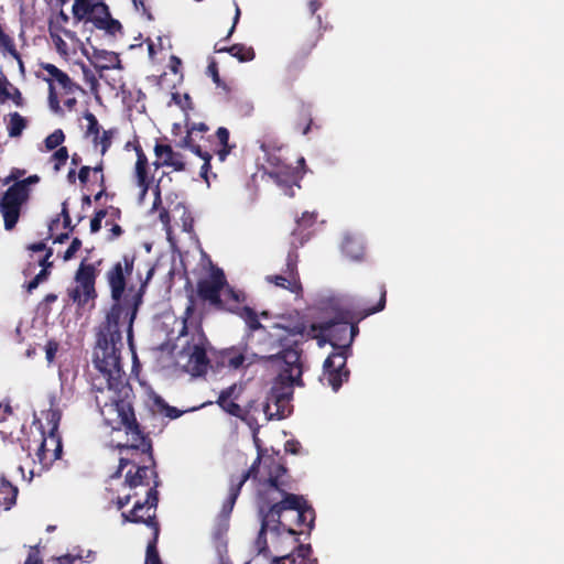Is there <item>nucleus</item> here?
Listing matches in <instances>:
<instances>
[{
	"instance_id": "f257e3e1",
	"label": "nucleus",
	"mask_w": 564,
	"mask_h": 564,
	"mask_svg": "<svg viewBox=\"0 0 564 564\" xmlns=\"http://www.w3.org/2000/svg\"><path fill=\"white\" fill-rule=\"evenodd\" d=\"M91 391L95 392V401L99 408L100 414L105 421L112 425L118 424L124 429L131 443L124 444L123 449L133 456L139 455V459L130 457H120L119 466L111 478H119L127 466H131L124 476V485L131 491L138 487H148L144 500H137L134 505H143L140 511L144 510L143 516L156 513L159 505L160 479L155 469V459L151 438L144 434L135 419L132 406L134 393L128 378L112 380H101L100 377H94L91 380ZM117 429V426H112Z\"/></svg>"
},
{
	"instance_id": "f03ea898",
	"label": "nucleus",
	"mask_w": 564,
	"mask_h": 564,
	"mask_svg": "<svg viewBox=\"0 0 564 564\" xmlns=\"http://www.w3.org/2000/svg\"><path fill=\"white\" fill-rule=\"evenodd\" d=\"M134 257L124 254L122 262H116L107 272V280L111 291L113 304L108 311L105 321L99 325L97 333V343L94 350V366L99 371L97 377L101 380H112L128 378L121 360V349L123 348L122 334L120 330V321L128 318V337L132 338V325L137 316L139 305L142 302L143 288L151 279L154 269H150L147 280L141 285L132 300L122 299L127 281L133 270Z\"/></svg>"
},
{
	"instance_id": "7ed1b4c3",
	"label": "nucleus",
	"mask_w": 564,
	"mask_h": 564,
	"mask_svg": "<svg viewBox=\"0 0 564 564\" xmlns=\"http://www.w3.org/2000/svg\"><path fill=\"white\" fill-rule=\"evenodd\" d=\"M268 465V478L261 484L258 490L257 503L260 517L274 522L272 529H283L291 535L297 532L291 524L283 520L288 511L295 512V525H306L310 530L314 527L315 510L303 496L289 492L291 487L288 468L284 464L270 459Z\"/></svg>"
},
{
	"instance_id": "20e7f679",
	"label": "nucleus",
	"mask_w": 564,
	"mask_h": 564,
	"mask_svg": "<svg viewBox=\"0 0 564 564\" xmlns=\"http://www.w3.org/2000/svg\"><path fill=\"white\" fill-rule=\"evenodd\" d=\"M376 294L379 300L375 305L366 300L358 307H341L334 319L313 324L310 333L312 339H317L319 346L329 343L334 350L348 355L350 346L359 333L358 323L386 307L387 290L383 283L377 285Z\"/></svg>"
},
{
	"instance_id": "39448f33",
	"label": "nucleus",
	"mask_w": 564,
	"mask_h": 564,
	"mask_svg": "<svg viewBox=\"0 0 564 564\" xmlns=\"http://www.w3.org/2000/svg\"><path fill=\"white\" fill-rule=\"evenodd\" d=\"M75 22L91 24L93 29L102 31L106 35L116 37L123 33L121 22L112 18L108 4L105 0H91L80 6L78 9L72 10Z\"/></svg>"
},
{
	"instance_id": "423d86ee",
	"label": "nucleus",
	"mask_w": 564,
	"mask_h": 564,
	"mask_svg": "<svg viewBox=\"0 0 564 564\" xmlns=\"http://www.w3.org/2000/svg\"><path fill=\"white\" fill-rule=\"evenodd\" d=\"M290 344L291 345L288 346H280L273 351H262L263 354L261 355L254 352L252 357L260 361L278 362L286 380L291 383L303 386L302 349L300 348V341H292Z\"/></svg>"
},
{
	"instance_id": "0eeeda50",
	"label": "nucleus",
	"mask_w": 564,
	"mask_h": 564,
	"mask_svg": "<svg viewBox=\"0 0 564 564\" xmlns=\"http://www.w3.org/2000/svg\"><path fill=\"white\" fill-rule=\"evenodd\" d=\"M208 339L199 327L196 334L178 351V364L183 370L193 377L203 376L207 372L209 358L207 356Z\"/></svg>"
},
{
	"instance_id": "6e6552de",
	"label": "nucleus",
	"mask_w": 564,
	"mask_h": 564,
	"mask_svg": "<svg viewBox=\"0 0 564 564\" xmlns=\"http://www.w3.org/2000/svg\"><path fill=\"white\" fill-rule=\"evenodd\" d=\"M313 324H308L306 317L300 314L283 317L281 323H275L271 326L269 347L264 351H273L280 346H288L292 341H299L295 339L296 336L312 338L310 333Z\"/></svg>"
},
{
	"instance_id": "1a4fd4ad",
	"label": "nucleus",
	"mask_w": 564,
	"mask_h": 564,
	"mask_svg": "<svg viewBox=\"0 0 564 564\" xmlns=\"http://www.w3.org/2000/svg\"><path fill=\"white\" fill-rule=\"evenodd\" d=\"M36 447L35 458L33 459L34 465H39L35 469L31 470V476L34 474H41L43 470L50 468V466L63 453V444L59 434H46L44 429H39V438L35 440Z\"/></svg>"
},
{
	"instance_id": "9d476101",
	"label": "nucleus",
	"mask_w": 564,
	"mask_h": 564,
	"mask_svg": "<svg viewBox=\"0 0 564 564\" xmlns=\"http://www.w3.org/2000/svg\"><path fill=\"white\" fill-rule=\"evenodd\" d=\"M143 505L137 503L133 505V508L130 511L121 512V519L123 523H137V524H145L152 530V539L148 542L147 553H145V563L144 564H162V561L158 551V541L160 536V523L154 511L152 514L143 516L140 514V510Z\"/></svg>"
},
{
	"instance_id": "9b49d317",
	"label": "nucleus",
	"mask_w": 564,
	"mask_h": 564,
	"mask_svg": "<svg viewBox=\"0 0 564 564\" xmlns=\"http://www.w3.org/2000/svg\"><path fill=\"white\" fill-rule=\"evenodd\" d=\"M227 285V279L220 268H213L208 278L197 282L196 291L200 300L208 302L218 311H227L230 304L223 301L221 293Z\"/></svg>"
},
{
	"instance_id": "f8f14e48",
	"label": "nucleus",
	"mask_w": 564,
	"mask_h": 564,
	"mask_svg": "<svg viewBox=\"0 0 564 564\" xmlns=\"http://www.w3.org/2000/svg\"><path fill=\"white\" fill-rule=\"evenodd\" d=\"M239 316L246 324V339L260 346V351L269 347L271 330H268L260 321L258 313L250 306L229 305L227 311Z\"/></svg>"
},
{
	"instance_id": "ddd939ff",
	"label": "nucleus",
	"mask_w": 564,
	"mask_h": 564,
	"mask_svg": "<svg viewBox=\"0 0 564 564\" xmlns=\"http://www.w3.org/2000/svg\"><path fill=\"white\" fill-rule=\"evenodd\" d=\"M292 397L291 387L273 386L263 406L268 421L285 419L290 413V401Z\"/></svg>"
},
{
	"instance_id": "4468645a",
	"label": "nucleus",
	"mask_w": 564,
	"mask_h": 564,
	"mask_svg": "<svg viewBox=\"0 0 564 564\" xmlns=\"http://www.w3.org/2000/svg\"><path fill=\"white\" fill-rule=\"evenodd\" d=\"M265 281L278 288L290 291L295 295L302 293V283L297 271V252L292 250L288 253L286 263L281 274H271L265 276Z\"/></svg>"
},
{
	"instance_id": "2eb2a0df",
	"label": "nucleus",
	"mask_w": 564,
	"mask_h": 564,
	"mask_svg": "<svg viewBox=\"0 0 564 564\" xmlns=\"http://www.w3.org/2000/svg\"><path fill=\"white\" fill-rule=\"evenodd\" d=\"M322 19L317 15V21L313 30H301L296 37L295 50L291 61V67L294 69L300 68L308 58L312 51L316 47L318 41L322 39L321 32Z\"/></svg>"
},
{
	"instance_id": "dca6fc26",
	"label": "nucleus",
	"mask_w": 564,
	"mask_h": 564,
	"mask_svg": "<svg viewBox=\"0 0 564 564\" xmlns=\"http://www.w3.org/2000/svg\"><path fill=\"white\" fill-rule=\"evenodd\" d=\"M29 200L18 191L8 187L0 198V213L3 217L4 229L11 231L15 228L22 206Z\"/></svg>"
},
{
	"instance_id": "f3484780",
	"label": "nucleus",
	"mask_w": 564,
	"mask_h": 564,
	"mask_svg": "<svg viewBox=\"0 0 564 564\" xmlns=\"http://www.w3.org/2000/svg\"><path fill=\"white\" fill-rule=\"evenodd\" d=\"M347 356L334 350L324 361V376L335 392L349 379L350 372L346 367Z\"/></svg>"
},
{
	"instance_id": "a211bd4d",
	"label": "nucleus",
	"mask_w": 564,
	"mask_h": 564,
	"mask_svg": "<svg viewBox=\"0 0 564 564\" xmlns=\"http://www.w3.org/2000/svg\"><path fill=\"white\" fill-rule=\"evenodd\" d=\"M40 66L48 75V77L44 78L48 84V89H51L52 85L55 90L59 89V93L66 96L73 95L78 90L83 91L82 87L75 83L67 73L63 72L54 64L41 63Z\"/></svg>"
},
{
	"instance_id": "6ab92c4d",
	"label": "nucleus",
	"mask_w": 564,
	"mask_h": 564,
	"mask_svg": "<svg viewBox=\"0 0 564 564\" xmlns=\"http://www.w3.org/2000/svg\"><path fill=\"white\" fill-rule=\"evenodd\" d=\"M137 161L134 164L133 177L140 189L141 197H144L152 184L153 176L150 175L149 160L140 144L134 147Z\"/></svg>"
},
{
	"instance_id": "aec40b11",
	"label": "nucleus",
	"mask_w": 564,
	"mask_h": 564,
	"mask_svg": "<svg viewBox=\"0 0 564 564\" xmlns=\"http://www.w3.org/2000/svg\"><path fill=\"white\" fill-rule=\"evenodd\" d=\"M269 176L274 180L276 185L281 187L284 195L293 197L294 186L300 187V181L302 180V173L297 167L289 166L282 170H273L269 173Z\"/></svg>"
},
{
	"instance_id": "412c9836",
	"label": "nucleus",
	"mask_w": 564,
	"mask_h": 564,
	"mask_svg": "<svg viewBox=\"0 0 564 564\" xmlns=\"http://www.w3.org/2000/svg\"><path fill=\"white\" fill-rule=\"evenodd\" d=\"M155 158H163V164L172 167L173 171L182 172L186 169L184 156L173 150L170 144L156 143L154 147Z\"/></svg>"
},
{
	"instance_id": "4be33fe9",
	"label": "nucleus",
	"mask_w": 564,
	"mask_h": 564,
	"mask_svg": "<svg viewBox=\"0 0 564 564\" xmlns=\"http://www.w3.org/2000/svg\"><path fill=\"white\" fill-rule=\"evenodd\" d=\"M76 283L77 285L74 289L68 290L69 299L82 308H85L89 302H91L90 306L94 307V300L97 296L95 285L84 282Z\"/></svg>"
},
{
	"instance_id": "5701e85b",
	"label": "nucleus",
	"mask_w": 564,
	"mask_h": 564,
	"mask_svg": "<svg viewBox=\"0 0 564 564\" xmlns=\"http://www.w3.org/2000/svg\"><path fill=\"white\" fill-rule=\"evenodd\" d=\"M312 547L310 544H300L294 552L279 556L273 560L274 564H314L316 560L311 558Z\"/></svg>"
},
{
	"instance_id": "b1692460",
	"label": "nucleus",
	"mask_w": 564,
	"mask_h": 564,
	"mask_svg": "<svg viewBox=\"0 0 564 564\" xmlns=\"http://www.w3.org/2000/svg\"><path fill=\"white\" fill-rule=\"evenodd\" d=\"M237 389L236 384H231L230 387L221 390L219 393L217 404L227 413L236 417H242V409L241 406L231 400Z\"/></svg>"
},
{
	"instance_id": "393cba45",
	"label": "nucleus",
	"mask_w": 564,
	"mask_h": 564,
	"mask_svg": "<svg viewBox=\"0 0 564 564\" xmlns=\"http://www.w3.org/2000/svg\"><path fill=\"white\" fill-rule=\"evenodd\" d=\"M313 127L319 129V126L313 122L312 107L311 105L301 102L297 108V119L294 123V129L303 135H306Z\"/></svg>"
},
{
	"instance_id": "a878e982",
	"label": "nucleus",
	"mask_w": 564,
	"mask_h": 564,
	"mask_svg": "<svg viewBox=\"0 0 564 564\" xmlns=\"http://www.w3.org/2000/svg\"><path fill=\"white\" fill-rule=\"evenodd\" d=\"M283 148V145H275L271 142H262L260 145L261 151L265 154V162L274 170H282L283 167L291 166L290 164H286L284 159L280 155Z\"/></svg>"
},
{
	"instance_id": "bb28decb",
	"label": "nucleus",
	"mask_w": 564,
	"mask_h": 564,
	"mask_svg": "<svg viewBox=\"0 0 564 564\" xmlns=\"http://www.w3.org/2000/svg\"><path fill=\"white\" fill-rule=\"evenodd\" d=\"M214 48L217 53H229L232 57H236L241 63L250 62L256 57L253 47L241 43L234 44L229 47H218L216 44Z\"/></svg>"
},
{
	"instance_id": "cd10ccee",
	"label": "nucleus",
	"mask_w": 564,
	"mask_h": 564,
	"mask_svg": "<svg viewBox=\"0 0 564 564\" xmlns=\"http://www.w3.org/2000/svg\"><path fill=\"white\" fill-rule=\"evenodd\" d=\"M18 488L4 478H0V509L9 510L17 500Z\"/></svg>"
},
{
	"instance_id": "c85d7f7f",
	"label": "nucleus",
	"mask_w": 564,
	"mask_h": 564,
	"mask_svg": "<svg viewBox=\"0 0 564 564\" xmlns=\"http://www.w3.org/2000/svg\"><path fill=\"white\" fill-rule=\"evenodd\" d=\"M229 130L225 127H219L216 131V138L219 144V149L215 151L218 160L220 162H225L227 156L231 153V151L236 148V144L229 143Z\"/></svg>"
},
{
	"instance_id": "c756f323",
	"label": "nucleus",
	"mask_w": 564,
	"mask_h": 564,
	"mask_svg": "<svg viewBox=\"0 0 564 564\" xmlns=\"http://www.w3.org/2000/svg\"><path fill=\"white\" fill-rule=\"evenodd\" d=\"M343 253L351 260H361L365 253L364 246L357 238L347 236L341 242Z\"/></svg>"
},
{
	"instance_id": "7c9ffc66",
	"label": "nucleus",
	"mask_w": 564,
	"mask_h": 564,
	"mask_svg": "<svg viewBox=\"0 0 564 564\" xmlns=\"http://www.w3.org/2000/svg\"><path fill=\"white\" fill-rule=\"evenodd\" d=\"M69 22V17L63 10H61L53 19L48 22V31H59L67 39L75 41L77 35L74 31L65 28V24Z\"/></svg>"
},
{
	"instance_id": "2f4dec72",
	"label": "nucleus",
	"mask_w": 564,
	"mask_h": 564,
	"mask_svg": "<svg viewBox=\"0 0 564 564\" xmlns=\"http://www.w3.org/2000/svg\"><path fill=\"white\" fill-rule=\"evenodd\" d=\"M223 360L227 364V366L231 369H239L243 367L247 357L246 355L238 348L231 347L224 351Z\"/></svg>"
},
{
	"instance_id": "473e14b6",
	"label": "nucleus",
	"mask_w": 564,
	"mask_h": 564,
	"mask_svg": "<svg viewBox=\"0 0 564 564\" xmlns=\"http://www.w3.org/2000/svg\"><path fill=\"white\" fill-rule=\"evenodd\" d=\"M154 406L156 408V411L159 413L164 414L166 417L171 420H175L184 413V411L178 410L175 406L169 405L166 401L159 395L154 398Z\"/></svg>"
},
{
	"instance_id": "72a5a7b5",
	"label": "nucleus",
	"mask_w": 564,
	"mask_h": 564,
	"mask_svg": "<svg viewBox=\"0 0 564 564\" xmlns=\"http://www.w3.org/2000/svg\"><path fill=\"white\" fill-rule=\"evenodd\" d=\"M75 281L95 285L96 270L94 264H86L83 261L76 272Z\"/></svg>"
},
{
	"instance_id": "f704fd0d",
	"label": "nucleus",
	"mask_w": 564,
	"mask_h": 564,
	"mask_svg": "<svg viewBox=\"0 0 564 564\" xmlns=\"http://www.w3.org/2000/svg\"><path fill=\"white\" fill-rule=\"evenodd\" d=\"M25 128L26 120L19 112H13L10 115L8 132L11 138L20 137Z\"/></svg>"
},
{
	"instance_id": "c9c22d12",
	"label": "nucleus",
	"mask_w": 564,
	"mask_h": 564,
	"mask_svg": "<svg viewBox=\"0 0 564 564\" xmlns=\"http://www.w3.org/2000/svg\"><path fill=\"white\" fill-rule=\"evenodd\" d=\"M221 295H224L223 301H226L230 305L240 306V304L247 300L246 293L243 291L235 290L228 283L225 286Z\"/></svg>"
},
{
	"instance_id": "e433bc0d",
	"label": "nucleus",
	"mask_w": 564,
	"mask_h": 564,
	"mask_svg": "<svg viewBox=\"0 0 564 564\" xmlns=\"http://www.w3.org/2000/svg\"><path fill=\"white\" fill-rule=\"evenodd\" d=\"M84 118L88 122L87 130H86V135L87 137H93V142L97 147L98 145V139H99V132H100L99 122H98L96 116L93 112H90V111H86L84 113Z\"/></svg>"
},
{
	"instance_id": "4c0bfd02",
	"label": "nucleus",
	"mask_w": 564,
	"mask_h": 564,
	"mask_svg": "<svg viewBox=\"0 0 564 564\" xmlns=\"http://www.w3.org/2000/svg\"><path fill=\"white\" fill-rule=\"evenodd\" d=\"M97 58L101 59L104 62L102 64H98L97 65V67H99L100 69H109V68H112V67H121L120 66L121 61L119 58V55L116 54L115 52L101 51L97 55Z\"/></svg>"
},
{
	"instance_id": "58836bf2",
	"label": "nucleus",
	"mask_w": 564,
	"mask_h": 564,
	"mask_svg": "<svg viewBox=\"0 0 564 564\" xmlns=\"http://www.w3.org/2000/svg\"><path fill=\"white\" fill-rule=\"evenodd\" d=\"M241 488L235 484L234 477L230 479L229 495L223 505V513H230L240 495Z\"/></svg>"
},
{
	"instance_id": "ea45409f",
	"label": "nucleus",
	"mask_w": 564,
	"mask_h": 564,
	"mask_svg": "<svg viewBox=\"0 0 564 564\" xmlns=\"http://www.w3.org/2000/svg\"><path fill=\"white\" fill-rule=\"evenodd\" d=\"M207 75L212 77L218 88L224 89L227 94L230 93V87L219 76L218 63L215 58L209 59Z\"/></svg>"
},
{
	"instance_id": "a19ab883",
	"label": "nucleus",
	"mask_w": 564,
	"mask_h": 564,
	"mask_svg": "<svg viewBox=\"0 0 564 564\" xmlns=\"http://www.w3.org/2000/svg\"><path fill=\"white\" fill-rule=\"evenodd\" d=\"M260 518H261V528H260V531H259V534L257 538V545L259 546V551L263 552V551L268 550L267 538H265L267 530L271 529L272 531L279 532L280 529L279 530L272 529L274 527L273 521L267 520L264 517H260Z\"/></svg>"
},
{
	"instance_id": "79ce46f5",
	"label": "nucleus",
	"mask_w": 564,
	"mask_h": 564,
	"mask_svg": "<svg viewBox=\"0 0 564 564\" xmlns=\"http://www.w3.org/2000/svg\"><path fill=\"white\" fill-rule=\"evenodd\" d=\"M194 133L187 128L186 135L182 138L177 143V148L189 149L194 154L202 155L204 151L199 144H197L193 138Z\"/></svg>"
},
{
	"instance_id": "37998d69",
	"label": "nucleus",
	"mask_w": 564,
	"mask_h": 564,
	"mask_svg": "<svg viewBox=\"0 0 564 564\" xmlns=\"http://www.w3.org/2000/svg\"><path fill=\"white\" fill-rule=\"evenodd\" d=\"M44 416L48 426L46 434H58V425L62 416L59 410L50 409L44 413Z\"/></svg>"
},
{
	"instance_id": "c03bdc74",
	"label": "nucleus",
	"mask_w": 564,
	"mask_h": 564,
	"mask_svg": "<svg viewBox=\"0 0 564 564\" xmlns=\"http://www.w3.org/2000/svg\"><path fill=\"white\" fill-rule=\"evenodd\" d=\"M39 181H40V177L37 175H30L29 177H26L22 181H17L10 187L12 189L18 191V193L25 196L26 198H29L30 197L29 186L32 184H36Z\"/></svg>"
},
{
	"instance_id": "a18cd8bd",
	"label": "nucleus",
	"mask_w": 564,
	"mask_h": 564,
	"mask_svg": "<svg viewBox=\"0 0 564 564\" xmlns=\"http://www.w3.org/2000/svg\"><path fill=\"white\" fill-rule=\"evenodd\" d=\"M260 462H261V458L258 456L248 470L243 471L239 477L234 478L235 484L238 487L242 488V486L246 484V481L249 478H256L259 473Z\"/></svg>"
},
{
	"instance_id": "49530a36",
	"label": "nucleus",
	"mask_w": 564,
	"mask_h": 564,
	"mask_svg": "<svg viewBox=\"0 0 564 564\" xmlns=\"http://www.w3.org/2000/svg\"><path fill=\"white\" fill-rule=\"evenodd\" d=\"M48 33L52 39V42L54 43L56 52L61 56L67 57L69 55V47H68L67 43L61 36V34H63V33L59 31H48Z\"/></svg>"
},
{
	"instance_id": "de8ad7c7",
	"label": "nucleus",
	"mask_w": 564,
	"mask_h": 564,
	"mask_svg": "<svg viewBox=\"0 0 564 564\" xmlns=\"http://www.w3.org/2000/svg\"><path fill=\"white\" fill-rule=\"evenodd\" d=\"M195 313V301L194 297L191 295L188 299V303L185 307L184 315L182 317L183 319V326L180 330V337L187 336L188 334V319L194 315Z\"/></svg>"
},
{
	"instance_id": "09e8293b",
	"label": "nucleus",
	"mask_w": 564,
	"mask_h": 564,
	"mask_svg": "<svg viewBox=\"0 0 564 564\" xmlns=\"http://www.w3.org/2000/svg\"><path fill=\"white\" fill-rule=\"evenodd\" d=\"M65 140V134L62 129H56L54 132L48 134L45 139V147L47 150H54L59 148Z\"/></svg>"
},
{
	"instance_id": "8fccbe9b",
	"label": "nucleus",
	"mask_w": 564,
	"mask_h": 564,
	"mask_svg": "<svg viewBox=\"0 0 564 564\" xmlns=\"http://www.w3.org/2000/svg\"><path fill=\"white\" fill-rule=\"evenodd\" d=\"M68 150L66 147H59L52 155L54 162V170L57 172L63 165H65L68 159Z\"/></svg>"
},
{
	"instance_id": "3c124183",
	"label": "nucleus",
	"mask_w": 564,
	"mask_h": 564,
	"mask_svg": "<svg viewBox=\"0 0 564 564\" xmlns=\"http://www.w3.org/2000/svg\"><path fill=\"white\" fill-rule=\"evenodd\" d=\"M175 209L176 210H178V209L183 210V214H182V227H183V230L186 231V232H192L194 230V218L192 217L191 213L181 203H178L175 206Z\"/></svg>"
},
{
	"instance_id": "603ef678",
	"label": "nucleus",
	"mask_w": 564,
	"mask_h": 564,
	"mask_svg": "<svg viewBox=\"0 0 564 564\" xmlns=\"http://www.w3.org/2000/svg\"><path fill=\"white\" fill-rule=\"evenodd\" d=\"M198 156L204 161V163L200 167L199 175L202 178H204L206 181L207 184H209L208 173L212 169L210 161H212L213 156L208 151H203L202 155H198Z\"/></svg>"
},
{
	"instance_id": "864d4df0",
	"label": "nucleus",
	"mask_w": 564,
	"mask_h": 564,
	"mask_svg": "<svg viewBox=\"0 0 564 564\" xmlns=\"http://www.w3.org/2000/svg\"><path fill=\"white\" fill-rule=\"evenodd\" d=\"M50 275V271L46 268H43L26 285V291L31 293L35 290L39 284L45 280H47Z\"/></svg>"
},
{
	"instance_id": "5fc2aeb1",
	"label": "nucleus",
	"mask_w": 564,
	"mask_h": 564,
	"mask_svg": "<svg viewBox=\"0 0 564 564\" xmlns=\"http://www.w3.org/2000/svg\"><path fill=\"white\" fill-rule=\"evenodd\" d=\"M106 218V212L104 210H96L94 214V217L90 220V232L96 234L101 229V223L102 219Z\"/></svg>"
},
{
	"instance_id": "6e6d98bb",
	"label": "nucleus",
	"mask_w": 564,
	"mask_h": 564,
	"mask_svg": "<svg viewBox=\"0 0 564 564\" xmlns=\"http://www.w3.org/2000/svg\"><path fill=\"white\" fill-rule=\"evenodd\" d=\"M316 221V214L304 212L302 216L296 220L297 228H308Z\"/></svg>"
},
{
	"instance_id": "4d7b16f0",
	"label": "nucleus",
	"mask_w": 564,
	"mask_h": 564,
	"mask_svg": "<svg viewBox=\"0 0 564 564\" xmlns=\"http://www.w3.org/2000/svg\"><path fill=\"white\" fill-rule=\"evenodd\" d=\"M48 104L51 109L54 112H62V108L59 105L58 91L51 85V89H48Z\"/></svg>"
},
{
	"instance_id": "13d9d810",
	"label": "nucleus",
	"mask_w": 564,
	"mask_h": 564,
	"mask_svg": "<svg viewBox=\"0 0 564 564\" xmlns=\"http://www.w3.org/2000/svg\"><path fill=\"white\" fill-rule=\"evenodd\" d=\"M111 139H112V132L111 131H104L102 134H99L98 139V145H100V152L104 155L108 149L111 147Z\"/></svg>"
},
{
	"instance_id": "bf43d9fd",
	"label": "nucleus",
	"mask_w": 564,
	"mask_h": 564,
	"mask_svg": "<svg viewBox=\"0 0 564 564\" xmlns=\"http://www.w3.org/2000/svg\"><path fill=\"white\" fill-rule=\"evenodd\" d=\"M58 343L54 339H51L46 343L45 345V354H46V359L48 362H52L56 356V352L58 350Z\"/></svg>"
},
{
	"instance_id": "052dcab7",
	"label": "nucleus",
	"mask_w": 564,
	"mask_h": 564,
	"mask_svg": "<svg viewBox=\"0 0 564 564\" xmlns=\"http://www.w3.org/2000/svg\"><path fill=\"white\" fill-rule=\"evenodd\" d=\"M82 247V240L79 238H74L70 242V246L67 248V250L64 253V260L68 261L70 260L75 253L80 249Z\"/></svg>"
},
{
	"instance_id": "680f3d73",
	"label": "nucleus",
	"mask_w": 564,
	"mask_h": 564,
	"mask_svg": "<svg viewBox=\"0 0 564 564\" xmlns=\"http://www.w3.org/2000/svg\"><path fill=\"white\" fill-rule=\"evenodd\" d=\"M77 558H80L79 555L64 554L57 557L50 558L51 564H73Z\"/></svg>"
},
{
	"instance_id": "e2e57ef3",
	"label": "nucleus",
	"mask_w": 564,
	"mask_h": 564,
	"mask_svg": "<svg viewBox=\"0 0 564 564\" xmlns=\"http://www.w3.org/2000/svg\"><path fill=\"white\" fill-rule=\"evenodd\" d=\"M111 225V228L109 229L108 234V240L113 241L117 238H119L123 234V229L118 224H111L110 220H106V226Z\"/></svg>"
},
{
	"instance_id": "0e129e2a",
	"label": "nucleus",
	"mask_w": 564,
	"mask_h": 564,
	"mask_svg": "<svg viewBox=\"0 0 564 564\" xmlns=\"http://www.w3.org/2000/svg\"><path fill=\"white\" fill-rule=\"evenodd\" d=\"M138 496V492L137 491H132L123 497H118L115 501V505L117 507L118 510H122L127 505L130 503L131 499L137 497Z\"/></svg>"
},
{
	"instance_id": "69168bd1",
	"label": "nucleus",
	"mask_w": 564,
	"mask_h": 564,
	"mask_svg": "<svg viewBox=\"0 0 564 564\" xmlns=\"http://www.w3.org/2000/svg\"><path fill=\"white\" fill-rule=\"evenodd\" d=\"M83 74L85 82L90 86L91 89H95L98 85V80L95 76V74L87 68L85 65H83Z\"/></svg>"
},
{
	"instance_id": "338daca9",
	"label": "nucleus",
	"mask_w": 564,
	"mask_h": 564,
	"mask_svg": "<svg viewBox=\"0 0 564 564\" xmlns=\"http://www.w3.org/2000/svg\"><path fill=\"white\" fill-rule=\"evenodd\" d=\"M61 216L63 217V226H64V228H68L70 231H73L74 227H72V225H70L72 219H70V216H69L68 206H67L66 202H64L62 204Z\"/></svg>"
},
{
	"instance_id": "774afa93",
	"label": "nucleus",
	"mask_w": 564,
	"mask_h": 564,
	"mask_svg": "<svg viewBox=\"0 0 564 564\" xmlns=\"http://www.w3.org/2000/svg\"><path fill=\"white\" fill-rule=\"evenodd\" d=\"M90 172L91 167L87 165H84L79 169L78 180L83 186H86L88 184Z\"/></svg>"
}]
</instances>
